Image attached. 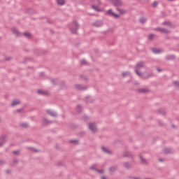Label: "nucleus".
Instances as JSON below:
<instances>
[{
  "label": "nucleus",
  "instance_id": "nucleus-48",
  "mask_svg": "<svg viewBox=\"0 0 179 179\" xmlns=\"http://www.w3.org/2000/svg\"><path fill=\"white\" fill-rule=\"evenodd\" d=\"M22 109H17V113H22Z\"/></svg>",
  "mask_w": 179,
  "mask_h": 179
},
{
  "label": "nucleus",
  "instance_id": "nucleus-4",
  "mask_svg": "<svg viewBox=\"0 0 179 179\" xmlns=\"http://www.w3.org/2000/svg\"><path fill=\"white\" fill-rule=\"evenodd\" d=\"M110 2L114 6H122V1L121 0H110Z\"/></svg>",
  "mask_w": 179,
  "mask_h": 179
},
{
  "label": "nucleus",
  "instance_id": "nucleus-9",
  "mask_svg": "<svg viewBox=\"0 0 179 179\" xmlns=\"http://www.w3.org/2000/svg\"><path fill=\"white\" fill-rule=\"evenodd\" d=\"M165 59L166 61H174L176 59V55H168L166 56Z\"/></svg>",
  "mask_w": 179,
  "mask_h": 179
},
{
  "label": "nucleus",
  "instance_id": "nucleus-18",
  "mask_svg": "<svg viewBox=\"0 0 179 179\" xmlns=\"http://www.w3.org/2000/svg\"><path fill=\"white\" fill-rule=\"evenodd\" d=\"M123 166L127 169H132V165L129 162H123Z\"/></svg>",
  "mask_w": 179,
  "mask_h": 179
},
{
  "label": "nucleus",
  "instance_id": "nucleus-52",
  "mask_svg": "<svg viewBox=\"0 0 179 179\" xmlns=\"http://www.w3.org/2000/svg\"><path fill=\"white\" fill-rule=\"evenodd\" d=\"M132 179H141L139 178H136V177H134V178H131Z\"/></svg>",
  "mask_w": 179,
  "mask_h": 179
},
{
  "label": "nucleus",
  "instance_id": "nucleus-27",
  "mask_svg": "<svg viewBox=\"0 0 179 179\" xmlns=\"http://www.w3.org/2000/svg\"><path fill=\"white\" fill-rule=\"evenodd\" d=\"M140 160L142 164H146L147 162L146 159L143 157H142V155H140Z\"/></svg>",
  "mask_w": 179,
  "mask_h": 179
},
{
  "label": "nucleus",
  "instance_id": "nucleus-44",
  "mask_svg": "<svg viewBox=\"0 0 179 179\" xmlns=\"http://www.w3.org/2000/svg\"><path fill=\"white\" fill-rule=\"evenodd\" d=\"M80 78H83V79H84L85 80H89V79L87 78V77L85 76H80Z\"/></svg>",
  "mask_w": 179,
  "mask_h": 179
},
{
  "label": "nucleus",
  "instance_id": "nucleus-28",
  "mask_svg": "<svg viewBox=\"0 0 179 179\" xmlns=\"http://www.w3.org/2000/svg\"><path fill=\"white\" fill-rule=\"evenodd\" d=\"M57 3L62 6V5H65V0H57Z\"/></svg>",
  "mask_w": 179,
  "mask_h": 179
},
{
  "label": "nucleus",
  "instance_id": "nucleus-23",
  "mask_svg": "<svg viewBox=\"0 0 179 179\" xmlns=\"http://www.w3.org/2000/svg\"><path fill=\"white\" fill-rule=\"evenodd\" d=\"M102 150L104 153H107V155H111V151L106 147H102Z\"/></svg>",
  "mask_w": 179,
  "mask_h": 179
},
{
  "label": "nucleus",
  "instance_id": "nucleus-1",
  "mask_svg": "<svg viewBox=\"0 0 179 179\" xmlns=\"http://www.w3.org/2000/svg\"><path fill=\"white\" fill-rule=\"evenodd\" d=\"M79 29V24L76 21H73L72 27L70 28V31L72 34H76L78 30Z\"/></svg>",
  "mask_w": 179,
  "mask_h": 179
},
{
  "label": "nucleus",
  "instance_id": "nucleus-20",
  "mask_svg": "<svg viewBox=\"0 0 179 179\" xmlns=\"http://www.w3.org/2000/svg\"><path fill=\"white\" fill-rule=\"evenodd\" d=\"M151 50L153 52V54H160L161 52H162V50L155 48H152Z\"/></svg>",
  "mask_w": 179,
  "mask_h": 179
},
{
  "label": "nucleus",
  "instance_id": "nucleus-51",
  "mask_svg": "<svg viewBox=\"0 0 179 179\" xmlns=\"http://www.w3.org/2000/svg\"><path fill=\"white\" fill-rule=\"evenodd\" d=\"M17 162H18V161H17L16 159H13V162H14V163H17Z\"/></svg>",
  "mask_w": 179,
  "mask_h": 179
},
{
  "label": "nucleus",
  "instance_id": "nucleus-19",
  "mask_svg": "<svg viewBox=\"0 0 179 179\" xmlns=\"http://www.w3.org/2000/svg\"><path fill=\"white\" fill-rule=\"evenodd\" d=\"M145 22H148V18L146 17H141L139 18V22L141 24H145Z\"/></svg>",
  "mask_w": 179,
  "mask_h": 179
},
{
  "label": "nucleus",
  "instance_id": "nucleus-33",
  "mask_svg": "<svg viewBox=\"0 0 179 179\" xmlns=\"http://www.w3.org/2000/svg\"><path fill=\"white\" fill-rule=\"evenodd\" d=\"M17 104H20V101H19V100H15L12 102V106H17Z\"/></svg>",
  "mask_w": 179,
  "mask_h": 179
},
{
  "label": "nucleus",
  "instance_id": "nucleus-38",
  "mask_svg": "<svg viewBox=\"0 0 179 179\" xmlns=\"http://www.w3.org/2000/svg\"><path fill=\"white\" fill-rule=\"evenodd\" d=\"M3 164H6V162L3 159H0V166H3Z\"/></svg>",
  "mask_w": 179,
  "mask_h": 179
},
{
  "label": "nucleus",
  "instance_id": "nucleus-56",
  "mask_svg": "<svg viewBox=\"0 0 179 179\" xmlns=\"http://www.w3.org/2000/svg\"><path fill=\"white\" fill-rule=\"evenodd\" d=\"M159 162H163V159L160 158V159H159Z\"/></svg>",
  "mask_w": 179,
  "mask_h": 179
},
{
  "label": "nucleus",
  "instance_id": "nucleus-16",
  "mask_svg": "<svg viewBox=\"0 0 179 179\" xmlns=\"http://www.w3.org/2000/svg\"><path fill=\"white\" fill-rule=\"evenodd\" d=\"M12 32L13 34H15L17 37H19V36H22V34L20 33L19 30L17 29V28H13Z\"/></svg>",
  "mask_w": 179,
  "mask_h": 179
},
{
  "label": "nucleus",
  "instance_id": "nucleus-57",
  "mask_svg": "<svg viewBox=\"0 0 179 179\" xmlns=\"http://www.w3.org/2000/svg\"><path fill=\"white\" fill-rule=\"evenodd\" d=\"M173 128H174V125H172Z\"/></svg>",
  "mask_w": 179,
  "mask_h": 179
},
{
  "label": "nucleus",
  "instance_id": "nucleus-43",
  "mask_svg": "<svg viewBox=\"0 0 179 179\" xmlns=\"http://www.w3.org/2000/svg\"><path fill=\"white\" fill-rule=\"evenodd\" d=\"M19 153H20V150L13 151V155H19Z\"/></svg>",
  "mask_w": 179,
  "mask_h": 179
},
{
  "label": "nucleus",
  "instance_id": "nucleus-55",
  "mask_svg": "<svg viewBox=\"0 0 179 179\" xmlns=\"http://www.w3.org/2000/svg\"><path fill=\"white\" fill-rule=\"evenodd\" d=\"M101 179H107V178L103 176V177L101 178Z\"/></svg>",
  "mask_w": 179,
  "mask_h": 179
},
{
  "label": "nucleus",
  "instance_id": "nucleus-36",
  "mask_svg": "<svg viewBox=\"0 0 179 179\" xmlns=\"http://www.w3.org/2000/svg\"><path fill=\"white\" fill-rule=\"evenodd\" d=\"M117 12H119V13H120V15H124V13H125V10H121L120 8H117Z\"/></svg>",
  "mask_w": 179,
  "mask_h": 179
},
{
  "label": "nucleus",
  "instance_id": "nucleus-46",
  "mask_svg": "<svg viewBox=\"0 0 179 179\" xmlns=\"http://www.w3.org/2000/svg\"><path fill=\"white\" fill-rule=\"evenodd\" d=\"M12 59V57H5L6 61H10Z\"/></svg>",
  "mask_w": 179,
  "mask_h": 179
},
{
  "label": "nucleus",
  "instance_id": "nucleus-45",
  "mask_svg": "<svg viewBox=\"0 0 179 179\" xmlns=\"http://www.w3.org/2000/svg\"><path fill=\"white\" fill-rule=\"evenodd\" d=\"M90 170H94L95 171H97V169L94 167V166H91Z\"/></svg>",
  "mask_w": 179,
  "mask_h": 179
},
{
  "label": "nucleus",
  "instance_id": "nucleus-7",
  "mask_svg": "<svg viewBox=\"0 0 179 179\" xmlns=\"http://www.w3.org/2000/svg\"><path fill=\"white\" fill-rule=\"evenodd\" d=\"M75 89H76V90H86L87 89V87L86 86H83V85L80 84H76L74 85Z\"/></svg>",
  "mask_w": 179,
  "mask_h": 179
},
{
  "label": "nucleus",
  "instance_id": "nucleus-15",
  "mask_svg": "<svg viewBox=\"0 0 179 179\" xmlns=\"http://www.w3.org/2000/svg\"><path fill=\"white\" fill-rule=\"evenodd\" d=\"M46 113L50 115V117H57V113H55V111H52L51 110H47Z\"/></svg>",
  "mask_w": 179,
  "mask_h": 179
},
{
  "label": "nucleus",
  "instance_id": "nucleus-2",
  "mask_svg": "<svg viewBox=\"0 0 179 179\" xmlns=\"http://www.w3.org/2000/svg\"><path fill=\"white\" fill-rule=\"evenodd\" d=\"M92 2L94 3V5L92 6V9H94L96 12H100V9H99V6L101 5V1H100V0H92Z\"/></svg>",
  "mask_w": 179,
  "mask_h": 179
},
{
  "label": "nucleus",
  "instance_id": "nucleus-54",
  "mask_svg": "<svg viewBox=\"0 0 179 179\" xmlns=\"http://www.w3.org/2000/svg\"><path fill=\"white\" fill-rule=\"evenodd\" d=\"M41 76H44V73H41Z\"/></svg>",
  "mask_w": 179,
  "mask_h": 179
},
{
  "label": "nucleus",
  "instance_id": "nucleus-58",
  "mask_svg": "<svg viewBox=\"0 0 179 179\" xmlns=\"http://www.w3.org/2000/svg\"><path fill=\"white\" fill-rule=\"evenodd\" d=\"M63 85H65V83H63Z\"/></svg>",
  "mask_w": 179,
  "mask_h": 179
},
{
  "label": "nucleus",
  "instance_id": "nucleus-30",
  "mask_svg": "<svg viewBox=\"0 0 179 179\" xmlns=\"http://www.w3.org/2000/svg\"><path fill=\"white\" fill-rule=\"evenodd\" d=\"M23 36H24V37H27V38H30L31 37V34L29 32L23 33Z\"/></svg>",
  "mask_w": 179,
  "mask_h": 179
},
{
  "label": "nucleus",
  "instance_id": "nucleus-22",
  "mask_svg": "<svg viewBox=\"0 0 179 179\" xmlns=\"http://www.w3.org/2000/svg\"><path fill=\"white\" fill-rule=\"evenodd\" d=\"M37 92H38V94H41L42 96H47V94H48V92L43 91V90H38L37 91Z\"/></svg>",
  "mask_w": 179,
  "mask_h": 179
},
{
  "label": "nucleus",
  "instance_id": "nucleus-41",
  "mask_svg": "<svg viewBox=\"0 0 179 179\" xmlns=\"http://www.w3.org/2000/svg\"><path fill=\"white\" fill-rule=\"evenodd\" d=\"M166 16H167V15L166 14V13L164 11L162 12V17H166Z\"/></svg>",
  "mask_w": 179,
  "mask_h": 179
},
{
  "label": "nucleus",
  "instance_id": "nucleus-59",
  "mask_svg": "<svg viewBox=\"0 0 179 179\" xmlns=\"http://www.w3.org/2000/svg\"><path fill=\"white\" fill-rule=\"evenodd\" d=\"M145 179H152V178H145Z\"/></svg>",
  "mask_w": 179,
  "mask_h": 179
},
{
  "label": "nucleus",
  "instance_id": "nucleus-32",
  "mask_svg": "<svg viewBox=\"0 0 179 179\" xmlns=\"http://www.w3.org/2000/svg\"><path fill=\"white\" fill-rule=\"evenodd\" d=\"M135 72H136V75H138V76H139L142 79V76H143V75H142V73L139 72V71L138 69H136Z\"/></svg>",
  "mask_w": 179,
  "mask_h": 179
},
{
  "label": "nucleus",
  "instance_id": "nucleus-8",
  "mask_svg": "<svg viewBox=\"0 0 179 179\" xmlns=\"http://www.w3.org/2000/svg\"><path fill=\"white\" fill-rule=\"evenodd\" d=\"M106 15H110V16H113L114 17H116V19H118V17H120V15L113 13V10H111V9L106 11Z\"/></svg>",
  "mask_w": 179,
  "mask_h": 179
},
{
  "label": "nucleus",
  "instance_id": "nucleus-10",
  "mask_svg": "<svg viewBox=\"0 0 179 179\" xmlns=\"http://www.w3.org/2000/svg\"><path fill=\"white\" fill-rule=\"evenodd\" d=\"M6 136H2L1 138H0V148L1 146H3V145L6 143Z\"/></svg>",
  "mask_w": 179,
  "mask_h": 179
},
{
  "label": "nucleus",
  "instance_id": "nucleus-12",
  "mask_svg": "<svg viewBox=\"0 0 179 179\" xmlns=\"http://www.w3.org/2000/svg\"><path fill=\"white\" fill-rule=\"evenodd\" d=\"M42 122L43 125H50V124H52V122L51 120H48V119L43 117L42 119Z\"/></svg>",
  "mask_w": 179,
  "mask_h": 179
},
{
  "label": "nucleus",
  "instance_id": "nucleus-17",
  "mask_svg": "<svg viewBox=\"0 0 179 179\" xmlns=\"http://www.w3.org/2000/svg\"><path fill=\"white\" fill-rule=\"evenodd\" d=\"M164 153L165 155H170L171 153H173V150H171V148H165L164 149Z\"/></svg>",
  "mask_w": 179,
  "mask_h": 179
},
{
  "label": "nucleus",
  "instance_id": "nucleus-42",
  "mask_svg": "<svg viewBox=\"0 0 179 179\" xmlns=\"http://www.w3.org/2000/svg\"><path fill=\"white\" fill-rule=\"evenodd\" d=\"M80 64L82 65H86V61L85 59H83V60L80 61Z\"/></svg>",
  "mask_w": 179,
  "mask_h": 179
},
{
  "label": "nucleus",
  "instance_id": "nucleus-25",
  "mask_svg": "<svg viewBox=\"0 0 179 179\" xmlns=\"http://www.w3.org/2000/svg\"><path fill=\"white\" fill-rule=\"evenodd\" d=\"M162 24H164V26H169V27H173V24L169 21L164 22Z\"/></svg>",
  "mask_w": 179,
  "mask_h": 179
},
{
  "label": "nucleus",
  "instance_id": "nucleus-21",
  "mask_svg": "<svg viewBox=\"0 0 179 179\" xmlns=\"http://www.w3.org/2000/svg\"><path fill=\"white\" fill-rule=\"evenodd\" d=\"M137 92L138 93H148L149 92V90H148L147 88H141L137 90Z\"/></svg>",
  "mask_w": 179,
  "mask_h": 179
},
{
  "label": "nucleus",
  "instance_id": "nucleus-37",
  "mask_svg": "<svg viewBox=\"0 0 179 179\" xmlns=\"http://www.w3.org/2000/svg\"><path fill=\"white\" fill-rule=\"evenodd\" d=\"M21 127L22 128H29V124L27 123H22Z\"/></svg>",
  "mask_w": 179,
  "mask_h": 179
},
{
  "label": "nucleus",
  "instance_id": "nucleus-53",
  "mask_svg": "<svg viewBox=\"0 0 179 179\" xmlns=\"http://www.w3.org/2000/svg\"><path fill=\"white\" fill-rule=\"evenodd\" d=\"M169 2H174L176 0H168Z\"/></svg>",
  "mask_w": 179,
  "mask_h": 179
},
{
  "label": "nucleus",
  "instance_id": "nucleus-5",
  "mask_svg": "<svg viewBox=\"0 0 179 179\" xmlns=\"http://www.w3.org/2000/svg\"><path fill=\"white\" fill-rule=\"evenodd\" d=\"M92 26H93V27H101V26H103V21L98 20L92 23Z\"/></svg>",
  "mask_w": 179,
  "mask_h": 179
},
{
  "label": "nucleus",
  "instance_id": "nucleus-35",
  "mask_svg": "<svg viewBox=\"0 0 179 179\" xmlns=\"http://www.w3.org/2000/svg\"><path fill=\"white\" fill-rule=\"evenodd\" d=\"M77 113H82V106L78 105L77 106Z\"/></svg>",
  "mask_w": 179,
  "mask_h": 179
},
{
  "label": "nucleus",
  "instance_id": "nucleus-34",
  "mask_svg": "<svg viewBox=\"0 0 179 179\" xmlns=\"http://www.w3.org/2000/svg\"><path fill=\"white\" fill-rule=\"evenodd\" d=\"M69 143H74L75 145H78L79 143V141L78 140H70Z\"/></svg>",
  "mask_w": 179,
  "mask_h": 179
},
{
  "label": "nucleus",
  "instance_id": "nucleus-6",
  "mask_svg": "<svg viewBox=\"0 0 179 179\" xmlns=\"http://www.w3.org/2000/svg\"><path fill=\"white\" fill-rule=\"evenodd\" d=\"M155 30L157 31H159V33H164V34H170V30L166 29H164V28L158 27V28H156Z\"/></svg>",
  "mask_w": 179,
  "mask_h": 179
},
{
  "label": "nucleus",
  "instance_id": "nucleus-39",
  "mask_svg": "<svg viewBox=\"0 0 179 179\" xmlns=\"http://www.w3.org/2000/svg\"><path fill=\"white\" fill-rule=\"evenodd\" d=\"M158 4H159V3H157V1H154L152 3L153 8H157Z\"/></svg>",
  "mask_w": 179,
  "mask_h": 179
},
{
  "label": "nucleus",
  "instance_id": "nucleus-47",
  "mask_svg": "<svg viewBox=\"0 0 179 179\" xmlns=\"http://www.w3.org/2000/svg\"><path fill=\"white\" fill-rule=\"evenodd\" d=\"M157 72H163V69H162L159 67H157Z\"/></svg>",
  "mask_w": 179,
  "mask_h": 179
},
{
  "label": "nucleus",
  "instance_id": "nucleus-3",
  "mask_svg": "<svg viewBox=\"0 0 179 179\" xmlns=\"http://www.w3.org/2000/svg\"><path fill=\"white\" fill-rule=\"evenodd\" d=\"M89 129L91 130L93 134H96V132H97L96 123H89Z\"/></svg>",
  "mask_w": 179,
  "mask_h": 179
},
{
  "label": "nucleus",
  "instance_id": "nucleus-49",
  "mask_svg": "<svg viewBox=\"0 0 179 179\" xmlns=\"http://www.w3.org/2000/svg\"><path fill=\"white\" fill-rule=\"evenodd\" d=\"M6 172L7 173V174H10V170H7Z\"/></svg>",
  "mask_w": 179,
  "mask_h": 179
},
{
  "label": "nucleus",
  "instance_id": "nucleus-26",
  "mask_svg": "<svg viewBox=\"0 0 179 179\" xmlns=\"http://www.w3.org/2000/svg\"><path fill=\"white\" fill-rule=\"evenodd\" d=\"M155 37H156V34H150L148 35V39L152 41V40H153V38H155Z\"/></svg>",
  "mask_w": 179,
  "mask_h": 179
},
{
  "label": "nucleus",
  "instance_id": "nucleus-11",
  "mask_svg": "<svg viewBox=\"0 0 179 179\" xmlns=\"http://www.w3.org/2000/svg\"><path fill=\"white\" fill-rule=\"evenodd\" d=\"M143 66H145V62H139L136 65V68L137 69H142V68H143Z\"/></svg>",
  "mask_w": 179,
  "mask_h": 179
},
{
  "label": "nucleus",
  "instance_id": "nucleus-14",
  "mask_svg": "<svg viewBox=\"0 0 179 179\" xmlns=\"http://www.w3.org/2000/svg\"><path fill=\"white\" fill-rule=\"evenodd\" d=\"M149 78H153V73H148L144 74L142 76V79H149Z\"/></svg>",
  "mask_w": 179,
  "mask_h": 179
},
{
  "label": "nucleus",
  "instance_id": "nucleus-13",
  "mask_svg": "<svg viewBox=\"0 0 179 179\" xmlns=\"http://www.w3.org/2000/svg\"><path fill=\"white\" fill-rule=\"evenodd\" d=\"M123 156L124 157H134V155L130 151H125Z\"/></svg>",
  "mask_w": 179,
  "mask_h": 179
},
{
  "label": "nucleus",
  "instance_id": "nucleus-24",
  "mask_svg": "<svg viewBox=\"0 0 179 179\" xmlns=\"http://www.w3.org/2000/svg\"><path fill=\"white\" fill-rule=\"evenodd\" d=\"M122 78H127V76H131V72L129 71H124L122 73Z\"/></svg>",
  "mask_w": 179,
  "mask_h": 179
},
{
  "label": "nucleus",
  "instance_id": "nucleus-29",
  "mask_svg": "<svg viewBox=\"0 0 179 179\" xmlns=\"http://www.w3.org/2000/svg\"><path fill=\"white\" fill-rule=\"evenodd\" d=\"M109 171L110 173H114L115 171H117V166H111L109 168Z\"/></svg>",
  "mask_w": 179,
  "mask_h": 179
},
{
  "label": "nucleus",
  "instance_id": "nucleus-40",
  "mask_svg": "<svg viewBox=\"0 0 179 179\" xmlns=\"http://www.w3.org/2000/svg\"><path fill=\"white\" fill-rule=\"evenodd\" d=\"M96 173H99V174H103V173H104V170L96 169Z\"/></svg>",
  "mask_w": 179,
  "mask_h": 179
},
{
  "label": "nucleus",
  "instance_id": "nucleus-50",
  "mask_svg": "<svg viewBox=\"0 0 179 179\" xmlns=\"http://www.w3.org/2000/svg\"><path fill=\"white\" fill-rule=\"evenodd\" d=\"M55 80H52V83H53V85H55Z\"/></svg>",
  "mask_w": 179,
  "mask_h": 179
},
{
  "label": "nucleus",
  "instance_id": "nucleus-31",
  "mask_svg": "<svg viewBox=\"0 0 179 179\" xmlns=\"http://www.w3.org/2000/svg\"><path fill=\"white\" fill-rule=\"evenodd\" d=\"M158 113L162 114V115H166V110L164 109L158 110Z\"/></svg>",
  "mask_w": 179,
  "mask_h": 179
}]
</instances>
